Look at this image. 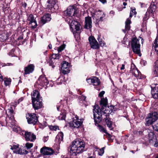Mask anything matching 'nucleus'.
I'll list each match as a JSON object with an SVG mask.
<instances>
[{
  "instance_id": "nucleus-16",
  "label": "nucleus",
  "mask_w": 158,
  "mask_h": 158,
  "mask_svg": "<svg viewBox=\"0 0 158 158\" xmlns=\"http://www.w3.org/2000/svg\"><path fill=\"white\" fill-rule=\"evenodd\" d=\"M61 69L62 73L64 74H67L69 72L68 63L66 61H64L63 63L61 64Z\"/></svg>"
},
{
  "instance_id": "nucleus-17",
  "label": "nucleus",
  "mask_w": 158,
  "mask_h": 158,
  "mask_svg": "<svg viewBox=\"0 0 158 158\" xmlns=\"http://www.w3.org/2000/svg\"><path fill=\"white\" fill-rule=\"evenodd\" d=\"M51 19V15L48 14L44 15L41 19V23L42 25H43L46 23L50 21Z\"/></svg>"
},
{
  "instance_id": "nucleus-26",
  "label": "nucleus",
  "mask_w": 158,
  "mask_h": 158,
  "mask_svg": "<svg viewBox=\"0 0 158 158\" xmlns=\"http://www.w3.org/2000/svg\"><path fill=\"white\" fill-rule=\"evenodd\" d=\"M151 118L153 121L155 122L158 118V114L156 112H154L150 113V116L149 117Z\"/></svg>"
},
{
  "instance_id": "nucleus-4",
  "label": "nucleus",
  "mask_w": 158,
  "mask_h": 158,
  "mask_svg": "<svg viewBox=\"0 0 158 158\" xmlns=\"http://www.w3.org/2000/svg\"><path fill=\"white\" fill-rule=\"evenodd\" d=\"M92 16L94 19H95L96 23L99 24L103 21L102 19L104 17L105 15L103 12L99 10L95 12Z\"/></svg>"
},
{
  "instance_id": "nucleus-36",
  "label": "nucleus",
  "mask_w": 158,
  "mask_h": 158,
  "mask_svg": "<svg viewBox=\"0 0 158 158\" xmlns=\"http://www.w3.org/2000/svg\"><path fill=\"white\" fill-rule=\"evenodd\" d=\"M78 23L77 21L75 20H72L71 22V23L70 24V27L71 28H74V27L75 26V25H76V24H77V23Z\"/></svg>"
},
{
  "instance_id": "nucleus-53",
  "label": "nucleus",
  "mask_w": 158,
  "mask_h": 158,
  "mask_svg": "<svg viewBox=\"0 0 158 158\" xmlns=\"http://www.w3.org/2000/svg\"><path fill=\"white\" fill-rule=\"evenodd\" d=\"M13 110L12 108L10 107V108L8 109V112L10 113V114L13 113Z\"/></svg>"
},
{
  "instance_id": "nucleus-44",
  "label": "nucleus",
  "mask_w": 158,
  "mask_h": 158,
  "mask_svg": "<svg viewBox=\"0 0 158 158\" xmlns=\"http://www.w3.org/2000/svg\"><path fill=\"white\" fill-rule=\"evenodd\" d=\"M148 12H147L145 14V15L143 18V20L144 21H146L148 19L149 14H148Z\"/></svg>"
},
{
  "instance_id": "nucleus-25",
  "label": "nucleus",
  "mask_w": 158,
  "mask_h": 158,
  "mask_svg": "<svg viewBox=\"0 0 158 158\" xmlns=\"http://www.w3.org/2000/svg\"><path fill=\"white\" fill-rule=\"evenodd\" d=\"M131 23V21L129 19H127L125 22V29L123 31L124 33H126V31H127L130 29V24Z\"/></svg>"
},
{
  "instance_id": "nucleus-19",
  "label": "nucleus",
  "mask_w": 158,
  "mask_h": 158,
  "mask_svg": "<svg viewBox=\"0 0 158 158\" xmlns=\"http://www.w3.org/2000/svg\"><path fill=\"white\" fill-rule=\"evenodd\" d=\"M34 66L33 64H30L25 68L24 74H29L31 73L34 70Z\"/></svg>"
},
{
  "instance_id": "nucleus-43",
  "label": "nucleus",
  "mask_w": 158,
  "mask_h": 158,
  "mask_svg": "<svg viewBox=\"0 0 158 158\" xmlns=\"http://www.w3.org/2000/svg\"><path fill=\"white\" fill-rule=\"evenodd\" d=\"M104 148H102L100 149L98 152V154L100 156H102L104 153Z\"/></svg>"
},
{
  "instance_id": "nucleus-13",
  "label": "nucleus",
  "mask_w": 158,
  "mask_h": 158,
  "mask_svg": "<svg viewBox=\"0 0 158 158\" xmlns=\"http://www.w3.org/2000/svg\"><path fill=\"white\" fill-rule=\"evenodd\" d=\"M40 152L44 155H50L52 154L54 152L51 148L45 147L41 149Z\"/></svg>"
},
{
  "instance_id": "nucleus-33",
  "label": "nucleus",
  "mask_w": 158,
  "mask_h": 158,
  "mask_svg": "<svg viewBox=\"0 0 158 158\" xmlns=\"http://www.w3.org/2000/svg\"><path fill=\"white\" fill-rule=\"evenodd\" d=\"M155 63L156 65L154 71V73L157 76H158V60Z\"/></svg>"
},
{
  "instance_id": "nucleus-39",
  "label": "nucleus",
  "mask_w": 158,
  "mask_h": 158,
  "mask_svg": "<svg viewBox=\"0 0 158 158\" xmlns=\"http://www.w3.org/2000/svg\"><path fill=\"white\" fill-rule=\"evenodd\" d=\"M99 129L100 131L104 132L106 134H108L106 130H105L102 126H99Z\"/></svg>"
},
{
  "instance_id": "nucleus-9",
  "label": "nucleus",
  "mask_w": 158,
  "mask_h": 158,
  "mask_svg": "<svg viewBox=\"0 0 158 158\" xmlns=\"http://www.w3.org/2000/svg\"><path fill=\"white\" fill-rule=\"evenodd\" d=\"M24 137L27 141L34 142L36 139L35 135L31 132L24 131Z\"/></svg>"
},
{
  "instance_id": "nucleus-23",
  "label": "nucleus",
  "mask_w": 158,
  "mask_h": 158,
  "mask_svg": "<svg viewBox=\"0 0 158 158\" xmlns=\"http://www.w3.org/2000/svg\"><path fill=\"white\" fill-rule=\"evenodd\" d=\"M156 9V6L154 4H151L147 10V12L150 14H153Z\"/></svg>"
},
{
  "instance_id": "nucleus-63",
  "label": "nucleus",
  "mask_w": 158,
  "mask_h": 158,
  "mask_svg": "<svg viewBox=\"0 0 158 158\" xmlns=\"http://www.w3.org/2000/svg\"><path fill=\"white\" fill-rule=\"evenodd\" d=\"M48 47L50 49L52 48V45L51 44H50L48 45Z\"/></svg>"
},
{
  "instance_id": "nucleus-61",
  "label": "nucleus",
  "mask_w": 158,
  "mask_h": 158,
  "mask_svg": "<svg viewBox=\"0 0 158 158\" xmlns=\"http://www.w3.org/2000/svg\"><path fill=\"white\" fill-rule=\"evenodd\" d=\"M124 66H125L124 64H122V67L120 68V69L121 70L123 69H124Z\"/></svg>"
},
{
  "instance_id": "nucleus-29",
  "label": "nucleus",
  "mask_w": 158,
  "mask_h": 158,
  "mask_svg": "<svg viewBox=\"0 0 158 158\" xmlns=\"http://www.w3.org/2000/svg\"><path fill=\"white\" fill-rule=\"evenodd\" d=\"M3 80L5 86H7L10 85L11 82V79L10 78H5Z\"/></svg>"
},
{
  "instance_id": "nucleus-56",
  "label": "nucleus",
  "mask_w": 158,
  "mask_h": 158,
  "mask_svg": "<svg viewBox=\"0 0 158 158\" xmlns=\"http://www.w3.org/2000/svg\"><path fill=\"white\" fill-rule=\"evenodd\" d=\"M22 5L24 7H26L27 6V4L25 2L22 3Z\"/></svg>"
},
{
  "instance_id": "nucleus-8",
  "label": "nucleus",
  "mask_w": 158,
  "mask_h": 158,
  "mask_svg": "<svg viewBox=\"0 0 158 158\" xmlns=\"http://www.w3.org/2000/svg\"><path fill=\"white\" fill-rule=\"evenodd\" d=\"M89 41L91 48L94 49H98L99 46L95 38L93 36H90L89 38Z\"/></svg>"
},
{
  "instance_id": "nucleus-21",
  "label": "nucleus",
  "mask_w": 158,
  "mask_h": 158,
  "mask_svg": "<svg viewBox=\"0 0 158 158\" xmlns=\"http://www.w3.org/2000/svg\"><path fill=\"white\" fill-rule=\"evenodd\" d=\"M27 19L30 21L29 24H32V23L35 24V25H32V27L33 28H35L37 26V24L36 21L34 19L33 15L32 14L29 15Z\"/></svg>"
},
{
  "instance_id": "nucleus-51",
  "label": "nucleus",
  "mask_w": 158,
  "mask_h": 158,
  "mask_svg": "<svg viewBox=\"0 0 158 158\" xmlns=\"http://www.w3.org/2000/svg\"><path fill=\"white\" fill-rule=\"evenodd\" d=\"M19 148V145H14L12 146H11L10 149L12 150H13L14 149H16L17 148Z\"/></svg>"
},
{
  "instance_id": "nucleus-1",
  "label": "nucleus",
  "mask_w": 158,
  "mask_h": 158,
  "mask_svg": "<svg viewBox=\"0 0 158 158\" xmlns=\"http://www.w3.org/2000/svg\"><path fill=\"white\" fill-rule=\"evenodd\" d=\"M107 103V99L106 98L101 99L100 104L102 107L101 109L98 106H94L93 109L94 118L95 124H98L102 120V112L105 107H106Z\"/></svg>"
},
{
  "instance_id": "nucleus-58",
  "label": "nucleus",
  "mask_w": 158,
  "mask_h": 158,
  "mask_svg": "<svg viewBox=\"0 0 158 158\" xmlns=\"http://www.w3.org/2000/svg\"><path fill=\"white\" fill-rule=\"evenodd\" d=\"M155 143H154V145L155 147H158V141L157 142L156 141V142H155Z\"/></svg>"
},
{
  "instance_id": "nucleus-64",
  "label": "nucleus",
  "mask_w": 158,
  "mask_h": 158,
  "mask_svg": "<svg viewBox=\"0 0 158 158\" xmlns=\"http://www.w3.org/2000/svg\"><path fill=\"white\" fill-rule=\"evenodd\" d=\"M60 106H57V109L58 111H59L60 110Z\"/></svg>"
},
{
  "instance_id": "nucleus-28",
  "label": "nucleus",
  "mask_w": 158,
  "mask_h": 158,
  "mask_svg": "<svg viewBox=\"0 0 158 158\" xmlns=\"http://www.w3.org/2000/svg\"><path fill=\"white\" fill-rule=\"evenodd\" d=\"M8 36L6 33H3L0 34V40L1 41H4L8 39Z\"/></svg>"
},
{
  "instance_id": "nucleus-45",
  "label": "nucleus",
  "mask_w": 158,
  "mask_h": 158,
  "mask_svg": "<svg viewBox=\"0 0 158 158\" xmlns=\"http://www.w3.org/2000/svg\"><path fill=\"white\" fill-rule=\"evenodd\" d=\"M80 24L78 23L77 24H76V25H75V26L74 27V28H75L77 31H79L80 30Z\"/></svg>"
},
{
  "instance_id": "nucleus-50",
  "label": "nucleus",
  "mask_w": 158,
  "mask_h": 158,
  "mask_svg": "<svg viewBox=\"0 0 158 158\" xmlns=\"http://www.w3.org/2000/svg\"><path fill=\"white\" fill-rule=\"evenodd\" d=\"M49 65L50 66H52V68H54L55 67L54 63L52 60H50L49 61Z\"/></svg>"
},
{
  "instance_id": "nucleus-5",
  "label": "nucleus",
  "mask_w": 158,
  "mask_h": 158,
  "mask_svg": "<svg viewBox=\"0 0 158 158\" xmlns=\"http://www.w3.org/2000/svg\"><path fill=\"white\" fill-rule=\"evenodd\" d=\"M77 13V8L74 6H70L64 11L65 16H70L72 14L74 16Z\"/></svg>"
},
{
  "instance_id": "nucleus-49",
  "label": "nucleus",
  "mask_w": 158,
  "mask_h": 158,
  "mask_svg": "<svg viewBox=\"0 0 158 158\" xmlns=\"http://www.w3.org/2000/svg\"><path fill=\"white\" fill-rule=\"evenodd\" d=\"M80 97V99H81V100H83L84 101H86V97L85 96L83 95H81Z\"/></svg>"
},
{
  "instance_id": "nucleus-7",
  "label": "nucleus",
  "mask_w": 158,
  "mask_h": 158,
  "mask_svg": "<svg viewBox=\"0 0 158 158\" xmlns=\"http://www.w3.org/2000/svg\"><path fill=\"white\" fill-rule=\"evenodd\" d=\"M73 118V121L69 123L70 126L74 128L79 127L82 124V121L81 119H79L77 115H76Z\"/></svg>"
},
{
  "instance_id": "nucleus-22",
  "label": "nucleus",
  "mask_w": 158,
  "mask_h": 158,
  "mask_svg": "<svg viewBox=\"0 0 158 158\" xmlns=\"http://www.w3.org/2000/svg\"><path fill=\"white\" fill-rule=\"evenodd\" d=\"M151 93L153 98L158 99V86H155L152 88Z\"/></svg>"
},
{
  "instance_id": "nucleus-3",
  "label": "nucleus",
  "mask_w": 158,
  "mask_h": 158,
  "mask_svg": "<svg viewBox=\"0 0 158 158\" xmlns=\"http://www.w3.org/2000/svg\"><path fill=\"white\" fill-rule=\"evenodd\" d=\"M131 46L133 52L140 56V44L139 40L136 38H133L131 42Z\"/></svg>"
},
{
  "instance_id": "nucleus-24",
  "label": "nucleus",
  "mask_w": 158,
  "mask_h": 158,
  "mask_svg": "<svg viewBox=\"0 0 158 158\" xmlns=\"http://www.w3.org/2000/svg\"><path fill=\"white\" fill-rule=\"evenodd\" d=\"M153 48L155 49L156 54H158V37H157L155 40L153 44Z\"/></svg>"
},
{
  "instance_id": "nucleus-6",
  "label": "nucleus",
  "mask_w": 158,
  "mask_h": 158,
  "mask_svg": "<svg viewBox=\"0 0 158 158\" xmlns=\"http://www.w3.org/2000/svg\"><path fill=\"white\" fill-rule=\"evenodd\" d=\"M49 83V81L47 78L44 75H41L38 80L36 81L35 86L37 85H40L41 86H44L45 85H47Z\"/></svg>"
},
{
  "instance_id": "nucleus-30",
  "label": "nucleus",
  "mask_w": 158,
  "mask_h": 158,
  "mask_svg": "<svg viewBox=\"0 0 158 158\" xmlns=\"http://www.w3.org/2000/svg\"><path fill=\"white\" fill-rule=\"evenodd\" d=\"M146 121V123H145V125L146 126H149L152 124L153 122H155L149 117L147 118Z\"/></svg>"
},
{
  "instance_id": "nucleus-48",
  "label": "nucleus",
  "mask_w": 158,
  "mask_h": 158,
  "mask_svg": "<svg viewBox=\"0 0 158 158\" xmlns=\"http://www.w3.org/2000/svg\"><path fill=\"white\" fill-rule=\"evenodd\" d=\"M59 119L63 120L65 119V115L64 114L63 115H60L59 117Z\"/></svg>"
},
{
  "instance_id": "nucleus-27",
  "label": "nucleus",
  "mask_w": 158,
  "mask_h": 158,
  "mask_svg": "<svg viewBox=\"0 0 158 158\" xmlns=\"http://www.w3.org/2000/svg\"><path fill=\"white\" fill-rule=\"evenodd\" d=\"M92 83L94 85H98L100 84V82L99 80L96 77L92 78Z\"/></svg>"
},
{
  "instance_id": "nucleus-59",
  "label": "nucleus",
  "mask_w": 158,
  "mask_h": 158,
  "mask_svg": "<svg viewBox=\"0 0 158 158\" xmlns=\"http://www.w3.org/2000/svg\"><path fill=\"white\" fill-rule=\"evenodd\" d=\"M12 65V64H11V63H8L6 64H4V66H10V65Z\"/></svg>"
},
{
  "instance_id": "nucleus-62",
  "label": "nucleus",
  "mask_w": 158,
  "mask_h": 158,
  "mask_svg": "<svg viewBox=\"0 0 158 158\" xmlns=\"http://www.w3.org/2000/svg\"><path fill=\"white\" fill-rule=\"evenodd\" d=\"M23 39V38L22 36H20L19 37H18V40H22Z\"/></svg>"
},
{
  "instance_id": "nucleus-10",
  "label": "nucleus",
  "mask_w": 158,
  "mask_h": 158,
  "mask_svg": "<svg viewBox=\"0 0 158 158\" xmlns=\"http://www.w3.org/2000/svg\"><path fill=\"white\" fill-rule=\"evenodd\" d=\"M27 122L29 124L34 125L38 121V118L35 114H30L27 117Z\"/></svg>"
},
{
  "instance_id": "nucleus-32",
  "label": "nucleus",
  "mask_w": 158,
  "mask_h": 158,
  "mask_svg": "<svg viewBox=\"0 0 158 158\" xmlns=\"http://www.w3.org/2000/svg\"><path fill=\"white\" fill-rule=\"evenodd\" d=\"M131 9L130 14V17L131 18L134 15H136V12L135 11V7L131 8Z\"/></svg>"
},
{
  "instance_id": "nucleus-55",
  "label": "nucleus",
  "mask_w": 158,
  "mask_h": 158,
  "mask_svg": "<svg viewBox=\"0 0 158 158\" xmlns=\"http://www.w3.org/2000/svg\"><path fill=\"white\" fill-rule=\"evenodd\" d=\"M92 78H89L88 79H87V81L88 83H89L90 84L92 83Z\"/></svg>"
},
{
  "instance_id": "nucleus-37",
  "label": "nucleus",
  "mask_w": 158,
  "mask_h": 158,
  "mask_svg": "<svg viewBox=\"0 0 158 158\" xmlns=\"http://www.w3.org/2000/svg\"><path fill=\"white\" fill-rule=\"evenodd\" d=\"M17 152L19 154H27L28 153V152L27 150H25L24 152H22V149H19V150H18L17 151Z\"/></svg>"
},
{
  "instance_id": "nucleus-2",
  "label": "nucleus",
  "mask_w": 158,
  "mask_h": 158,
  "mask_svg": "<svg viewBox=\"0 0 158 158\" xmlns=\"http://www.w3.org/2000/svg\"><path fill=\"white\" fill-rule=\"evenodd\" d=\"M85 147L84 142L76 139L73 142L72 145L69 147L68 150L71 155L76 156L77 154L81 153L84 151Z\"/></svg>"
},
{
  "instance_id": "nucleus-54",
  "label": "nucleus",
  "mask_w": 158,
  "mask_h": 158,
  "mask_svg": "<svg viewBox=\"0 0 158 158\" xmlns=\"http://www.w3.org/2000/svg\"><path fill=\"white\" fill-rule=\"evenodd\" d=\"M110 107L111 110L113 112V111H114L116 110V108H115L114 106H111Z\"/></svg>"
},
{
  "instance_id": "nucleus-41",
  "label": "nucleus",
  "mask_w": 158,
  "mask_h": 158,
  "mask_svg": "<svg viewBox=\"0 0 158 158\" xmlns=\"http://www.w3.org/2000/svg\"><path fill=\"white\" fill-rule=\"evenodd\" d=\"M49 128L51 130L56 131L57 129H58L59 127L56 126H50Z\"/></svg>"
},
{
  "instance_id": "nucleus-20",
  "label": "nucleus",
  "mask_w": 158,
  "mask_h": 158,
  "mask_svg": "<svg viewBox=\"0 0 158 158\" xmlns=\"http://www.w3.org/2000/svg\"><path fill=\"white\" fill-rule=\"evenodd\" d=\"M32 101L39 100L40 99V95L39 92L37 90H35L33 91L31 94Z\"/></svg>"
},
{
  "instance_id": "nucleus-14",
  "label": "nucleus",
  "mask_w": 158,
  "mask_h": 158,
  "mask_svg": "<svg viewBox=\"0 0 158 158\" xmlns=\"http://www.w3.org/2000/svg\"><path fill=\"white\" fill-rule=\"evenodd\" d=\"M92 24L91 18L89 16L85 17L84 28L87 29H90L91 30L92 27Z\"/></svg>"
},
{
  "instance_id": "nucleus-15",
  "label": "nucleus",
  "mask_w": 158,
  "mask_h": 158,
  "mask_svg": "<svg viewBox=\"0 0 158 158\" xmlns=\"http://www.w3.org/2000/svg\"><path fill=\"white\" fill-rule=\"evenodd\" d=\"M32 102L33 107L35 110H38L41 107L42 104L41 99L32 101Z\"/></svg>"
},
{
  "instance_id": "nucleus-11",
  "label": "nucleus",
  "mask_w": 158,
  "mask_h": 158,
  "mask_svg": "<svg viewBox=\"0 0 158 158\" xmlns=\"http://www.w3.org/2000/svg\"><path fill=\"white\" fill-rule=\"evenodd\" d=\"M130 72L137 79H142L144 77L141 75V73L136 68H131Z\"/></svg>"
},
{
  "instance_id": "nucleus-38",
  "label": "nucleus",
  "mask_w": 158,
  "mask_h": 158,
  "mask_svg": "<svg viewBox=\"0 0 158 158\" xmlns=\"http://www.w3.org/2000/svg\"><path fill=\"white\" fill-rule=\"evenodd\" d=\"M72 100V98L70 97L67 98L65 100L66 103L67 104H71Z\"/></svg>"
},
{
  "instance_id": "nucleus-35",
  "label": "nucleus",
  "mask_w": 158,
  "mask_h": 158,
  "mask_svg": "<svg viewBox=\"0 0 158 158\" xmlns=\"http://www.w3.org/2000/svg\"><path fill=\"white\" fill-rule=\"evenodd\" d=\"M51 2V1H47V2L48 3H50ZM56 5H57L56 4L55 2L54 1H52L51 2V5L50 8H54V9H55V7H56Z\"/></svg>"
},
{
  "instance_id": "nucleus-18",
  "label": "nucleus",
  "mask_w": 158,
  "mask_h": 158,
  "mask_svg": "<svg viewBox=\"0 0 158 158\" xmlns=\"http://www.w3.org/2000/svg\"><path fill=\"white\" fill-rule=\"evenodd\" d=\"M148 139L149 143H153L156 142V138L153 132H150L148 134Z\"/></svg>"
},
{
  "instance_id": "nucleus-42",
  "label": "nucleus",
  "mask_w": 158,
  "mask_h": 158,
  "mask_svg": "<svg viewBox=\"0 0 158 158\" xmlns=\"http://www.w3.org/2000/svg\"><path fill=\"white\" fill-rule=\"evenodd\" d=\"M52 58L54 59H58L60 58V56L58 54H53L52 55Z\"/></svg>"
},
{
  "instance_id": "nucleus-46",
  "label": "nucleus",
  "mask_w": 158,
  "mask_h": 158,
  "mask_svg": "<svg viewBox=\"0 0 158 158\" xmlns=\"http://www.w3.org/2000/svg\"><path fill=\"white\" fill-rule=\"evenodd\" d=\"M64 48V47L63 45H61L58 48V52H61L62 50H63Z\"/></svg>"
},
{
  "instance_id": "nucleus-31",
  "label": "nucleus",
  "mask_w": 158,
  "mask_h": 158,
  "mask_svg": "<svg viewBox=\"0 0 158 158\" xmlns=\"http://www.w3.org/2000/svg\"><path fill=\"white\" fill-rule=\"evenodd\" d=\"M64 134L62 132H60L58 134L56 138L59 140L63 141V139Z\"/></svg>"
},
{
  "instance_id": "nucleus-57",
  "label": "nucleus",
  "mask_w": 158,
  "mask_h": 158,
  "mask_svg": "<svg viewBox=\"0 0 158 158\" xmlns=\"http://www.w3.org/2000/svg\"><path fill=\"white\" fill-rule=\"evenodd\" d=\"M99 1L103 4H104L106 2V0H99Z\"/></svg>"
},
{
  "instance_id": "nucleus-40",
  "label": "nucleus",
  "mask_w": 158,
  "mask_h": 158,
  "mask_svg": "<svg viewBox=\"0 0 158 158\" xmlns=\"http://www.w3.org/2000/svg\"><path fill=\"white\" fill-rule=\"evenodd\" d=\"M33 146V144L32 143H27L25 144V147L27 148L28 149L31 148Z\"/></svg>"
},
{
  "instance_id": "nucleus-60",
  "label": "nucleus",
  "mask_w": 158,
  "mask_h": 158,
  "mask_svg": "<svg viewBox=\"0 0 158 158\" xmlns=\"http://www.w3.org/2000/svg\"><path fill=\"white\" fill-rule=\"evenodd\" d=\"M114 12L113 10H111L110 11V15H114Z\"/></svg>"
},
{
  "instance_id": "nucleus-52",
  "label": "nucleus",
  "mask_w": 158,
  "mask_h": 158,
  "mask_svg": "<svg viewBox=\"0 0 158 158\" xmlns=\"http://www.w3.org/2000/svg\"><path fill=\"white\" fill-rule=\"evenodd\" d=\"M105 92L104 91H101L99 93L98 95L100 97H102L104 94H105Z\"/></svg>"
},
{
  "instance_id": "nucleus-47",
  "label": "nucleus",
  "mask_w": 158,
  "mask_h": 158,
  "mask_svg": "<svg viewBox=\"0 0 158 158\" xmlns=\"http://www.w3.org/2000/svg\"><path fill=\"white\" fill-rule=\"evenodd\" d=\"M23 100V98L22 97L19 99L18 100L15 102L16 103L15 104L17 105L20 102H22Z\"/></svg>"
},
{
  "instance_id": "nucleus-12",
  "label": "nucleus",
  "mask_w": 158,
  "mask_h": 158,
  "mask_svg": "<svg viewBox=\"0 0 158 158\" xmlns=\"http://www.w3.org/2000/svg\"><path fill=\"white\" fill-rule=\"evenodd\" d=\"M103 116H105L106 117L104 118V120L105 121L107 127L109 128L110 130H112L113 127H112V122L111 119L108 117L109 114H106V113L102 112Z\"/></svg>"
},
{
  "instance_id": "nucleus-34",
  "label": "nucleus",
  "mask_w": 158,
  "mask_h": 158,
  "mask_svg": "<svg viewBox=\"0 0 158 158\" xmlns=\"http://www.w3.org/2000/svg\"><path fill=\"white\" fill-rule=\"evenodd\" d=\"M97 39L100 45L102 47L105 45V43L102 41V40L101 38V35H98Z\"/></svg>"
}]
</instances>
